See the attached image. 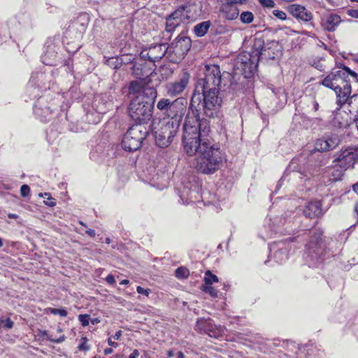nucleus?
Returning <instances> with one entry per match:
<instances>
[{"instance_id":"obj_46","label":"nucleus","mask_w":358,"mask_h":358,"mask_svg":"<svg viewBox=\"0 0 358 358\" xmlns=\"http://www.w3.org/2000/svg\"><path fill=\"white\" fill-rule=\"evenodd\" d=\"M113 349H112V348H106V349L104 350V351H103V352H104V355H110V354H112V353H113Z\"/></svg>"},{"instance_id":"obj_11","label":"nucleus","mask_w":358,"mask_h":358,"mask_svg":"<svg viewBox=\"0 0 358 358\" xmlns=\"http://www.w3.org/2000/svg\"><path fill=\"white\" fill-rule=\"evenodd\" d=\"M247 0H222L220 12L228 20H236L239 15L238 5L245 4Z\"/></svg>"},{"instance_id":"obj_57","label":"nucleus","mask_w":358,"mask_h":358,"mask_svg":"<svg viewBox=\"0 0 358 358\" xmlns=\"http://www.w3.org/2000/svg\"><path fill=\"white\" fill-rule=\"evenodd\" d=\"M106 243H110V239H109V238H107V239H106Z\"/></svg>"},{"instance_id":"obj_39","label":"nucleus","mask_w":358,"mask_h":358,"mask_svg":"<svg viewBox=\"0 0 358 358\" xmlns=\"http://www.w3.org/2000/svg\"><path fill=\"white\" fill-rule=\"evenodd\" d=\"M348 15L354 18H358V10L352 9L348 11Z\"/></svg>"},{"instance_id":"obj_6","label":"nucleus","mask_w":358,"mask_h":358,"mask_svg":"<svg viewBox=\"0 0 358 358\" xmlns=\"http://www.w3.org/2000/svg\"><path fill=\"white\" fill-rule=\"evenodd\" d=\"M221 73L218 66L206 65L203 76L199 78L192 97V102L200 99L201 92L220 90Z\"/></svg>"},{"instance_id":"obj_14","label":"nucleus","mask_w":358,"mask_h":358,"mask_svg":"<svg viewBox=\"0 0 358 358\" xmlns=\"http://www.w3.org/2000/svg\"><path fill=\"white\" fill-rule=\"evenodd\" d=\"M289 13L296 18L305 22L310 21L313 19L311 12L308 11L304 6L299 4H292L289 7Z\"/></svg>"},{"instance_id":"obj_3","label":"nucleus","mask_w":358,"mask_h":358,"mask_svg":"<svg viewBox=\"0 0 358 358\" xmlns=\"http://www.w3.org/2000/svg\"><path fill=\"white\" fill-rule=\"evenodd\" d=\"M129 94L134 95L129 107L131 117L138 124L147 123L152 116L154 102L157 98V90L152 87H143L139 82L133 81L129 88Z\"/></svg>"},{"instance_id":"obj_21","label":"nucleus","mask_w":358,"mask_h":358,"mask_svg":"<svg viewBox=\"0 0 358 358\" xmlns=\"http://www.w3.org/2000/svg\"><path fill=\"white\" fill-rule=\"evenodd\" d=\"M210 26V22L209 21H205L203 22H201L194 27V31L195 34L201 37L203 36L207 31H208Z\"/></svg>"},{"instance_id":"obj_27","label":"nucleus","mask_w":358,"mask_h":358,"mask_svg":"<svg viewBox=\"0 0 358 358\" xmlns=\"http://www.w3.org/2000/svg\"><path fill=\"white\" fill-rule=\"evenodd\" d=\"M122 63V60L118 57H110L106 60V64L113 69L118 68V66Z\"/></svg>"},{"instance_id":"obj_51","label":"nucleus","mask_w":358,"mask_h":358,"mask_svg":"<svg viewBox=\"0 0 358 358\" xmlns=\"http://www.w3.org/2000/svg\"><path fill=\"white\" fill-rule=\"evenodd\" d=\"M167 355L169 357H171L174 355V352L173 350H169L167 352Z\"/></svg>"},{"instance_id":"obj_15","label":"nucleus","mask_w":358,"mask_h":358,"mask_svg":"<svg viewBox=\"0 0 358 358\" xmlns=\"http://www.w3.org/2000/svg\"><path fill=\"white\" fill-rule=\"evenodd\" d=\"M338 144L339 139L337 136H334L317 140L315 144V148L318 151L327 152L334 149Z\"/></svg>"},{"instance_id":"obj_34","label":"nucleus","mask_w":358,"mask_h":358,"mask_svg":"<svg viewBox=\"0 0 358 358\" xmlns=\"http://www.w3.org/2000/svg\"><path fill=\"white\" fill-rule=\"evenodd\" d=\"M260 4L265 8H273L275 2L273 0H259Z\"/></svg>"},{"instance_id":"obj_44","label":"nucleus","mask_w":358,"mask_h":358,"mask_svg":"<svg viewBox=\"0 0 358 358\" xmlns=\"http://www.w3.org/2000/svg\"><path fill=\"white\" fill-rule=\"evenodd\" d=\"M108 345L110 346H112V347H114V348H117V345H118L117 343H115V342L112 341V337L108 338Z\"/></svg>"},{"instance_id":"obj_29","label":"nucleus","mask_w":358,"mask_h":358,"mask_svg":"<svg viewBox=\"0 0 358 358\" xmlns=\"http://www.w3.org/2000/svg\"><path fill=\"white\" fill-rule=\"evenodd\" d=\"M348 104L350 106L352 109L355 110L357 113V117L358 116V94L353 95L350 97Z\"/></svg>"},{"instance_id":"obj_45","label":"nucleus","mask_w":358,"mask_h":358,"mask_svg":"<svg viewBox=\"0 0 358 358\" xmlns=\"http://www.w3.org/2000/svg\"><path fill=\"white\" fill-rule=\"evenodd\" d=\"M86 233L91 237H94L96 235L95 231L93 229H89L86 231Z\"/></svg>"},{"instance_id":"obj_12","label":"nucleus","mask_w":358,"mask_h":358,"mask_svg":"<svg viewBox=\"0 0 358 358\" xmlns=\"http://www.w3.org/2000/svg\"><path fill=\"white\" fill-rule=\"evenodd\" d=\"M190 75L185 72L182 76L174 82L166 85V93L169 96L174 97L181 94L189 84Z\"/></svg>"},{"instance_id":"obj_33","label":"nucleus","mask_w":358,"mask_h":358,"mask_svg":"<svg viewBox=\"0 0 358 358\" xmlns=\"http://www.w3.org/2000/svg\"><path fill=\"white\" fill-rule=\"evenodd\" d=\"M79 321L83 326L86 327L89 324L90 315H80L78 316Z\"/></svg>"},{"instance_id":"obj_13","label":"nucleus","mask_w":358,"mask_h":358,"mask_svg":"<svg viewBox=\"0 0 358 358\" xmlns=\"http://www.w3.org/2000/svg\"><path fill=\"white\" fill-rule=\"evenodd\" d=\"M322 236V232L315 233L307 245V252L313 259H317L323 254L324 245Z\"/></svg>"},{"instance_id":"obj_58","label":"nucleus","mask_w":358,"mask_h":358,"mask_svg":"<svg viewBox=\"0 0 358 358\" xmlns=\"http://www.w3.org/2000/svg\"><path fill=\"white\" fill-rule=\"evenodd\" d=\"M208 334H209V336H215V334H210V333H209Z\"/></svg>"},{"instance_id":"obj_54","label":"nucleus","mask_w":358,"mask_h":358,"mask_svg":"<svg viewBox=\"0 0 358 358\" xmlns=\"http://www.w3.org/2000/svg\"><path fill=\"white\" fill-rule=\"evenodd\" d=\"M99 322V320L97 319H94L92 321V324H95V323H97Z\"/></svg>"},{"instance_id":"obj_49","label":"nucleus","mask_w":358,"mask_h":358,"mask_svg":"<svg viewBox=\"0 0 358 358\" xmlns=\"http://www.w3.org/2000/svg\"><path fill=\"white\" fill-rule=\"evenodd\" d=\"M313 106H314V110L315 111H317L318 110V108H319L318 103H317L316 101H314Z\"/></svg>"},{"instance_id":"obj_31","label":"nucleus","mask_w":358,"mask_h":358,"mask_svg":"<svg viewBox=\"0 0 358 358\" xmlns=\"http://www.w3.org/2000/svg\"><path fill=\"white\" fill-rule=\"evenodd\" d=\"M49 310L53 315H59L62 317L67 315V311L65 309L50 308Z\"/></svg>"},{"instance_id":"obj_23","label":"nucleus","mask_w":358,"mask_h":358,"mask_svg":"<svg viewBox=\"0 0 358 358\" xmlns=\"http://www.w3.org/2000/svg\"><path fill=\"white\" fill-rule=\"evenodd\" d=\"M218 282V278L213 274L210 271H207L206 273H205V276H204V282L205 284L204 285H211L213 283V282Z\"/></svg>"},{"instance_id":"obj_1","label":"nucleus","mask_w":358,"mask_h":358,"mask_svg":"<svg viewBox=\"0 0 358 358\" xmlns=\"http://www.w3.org/2000/svg\"><path fill=\"white\" fill-rule=\"evenodd\" d=\"M210 131L209 121L196 115H187L183 125L182 145L189 156L196 155L195 168L205 174L218 170L222 162L220 148L207 136Z\"/></svg>"},{"instance_id":"obj_36","label":"nucleus","mask_w":358,"mask_h":358,"mask_svg":"<svg viewBox=\"0 0 358 358\" xmlns=\"http://www.w3.org/2000/svg\"><path fill=\"white\" fill-rule=\"evenodd\" d=\"M136 291L138 294H144L146 296H148L151 292V290L150 289H144L141 286H138L136 287Z\"/></svg>"},{"instance_id":"obj_35","label":"nucleus","mask_w":358,"mask_h":358,"mask_svg":"<svg viewBox=\"0 0 358 358\" xmlns=\"http://www.w3.org/2000/svg\"><path fill=\"white\" fill-rule=\"evenodd\" d=\"M30 188L27 185H22L20 188V194L23 197L27 196L29 194Z\"/></svg>"},{"instance_id":"obj_30","label":"nucleus","mask_w":358,"mask_h":358,"mask_svg":"<svg viewBox=\"0 0 358 358\" xmlns=\"http://www.w3.org/2000/svg\"><path fill=\"white\" fill-rule=\"evenodd\" d=\"M345 170L341 169V170H334L332 172V178L333 180H341L342 176H343V173Z\"/></svg>"},{"instance_id":"obj_8","label":"nucleus","mask_w":358,"mask_h":358,"mask_svg":"<svg viewBox=\"0 0 358 358\" xmlns=\"http://www.w3.org/2000/svg\"><path fill=\"white\" fill-rule=\"evenodd\" d=\"M219 91L220 90L201 92L200 96L203 97V110L207 117H214L219 111L222 103Z\"/></svg>"},{"instance_id":"obj_5","label":"nucleus","mask_w":358,"mask_h":358,"mask_svg":"<svg viewBox=\"0 0 358 358\" xmlns=\"http://www.w3.org/2000/svg\"><path fill=\"white\" fill-rule=\"evenodd\" d=\"M349 75L355 79L357 77L355 72L348 67H344L343 69L330 73L322 82L324 87L335 92L337 97L336 103L340 106L346 103H348L351 97V85L347 80Z\"/></svg>"},{"instance_id":"obj_38","label":"nucleus","mask_w":358,"mask_h":358,"mask_svg":"<svg viewBox=\"0 0 358 358\" xmlns=\"http://www.w3.org/2000/svg\"><path fill=\"white\" fill-rule=\"evenodd\" d=\"M48 201H45V205L50 206V207H53L56 205L55 200L53 198H52L50 196H49V197H48Z\"/></svg>"},{"instance_id":"obj_9","label":"nucleus","mask_w":358,"mask_h":358,"mask_svg":"<svg viewBox=\"0 0 358 358\" xmlns=\"http://www.w3.org/2000/svg\"><path fill=\"white\" fill-rule=\"evenodd\" d=\"M358 162V145L356 147L348 148L336 155L334 160L336 166L341 169L348 170L352 169L355 164Z\"/></svg>"},{"instance_id":"obj_20","label":"nucleus","mask_w":358,"mask_h":358,"mask_svg":"<svg viewBox=\"0 0 358 358\" xmlns=\"http://www.w3.org/2000/svg\"><path fill=\"white\" fill-rule=\"evenodd\" d=\"M334 123L336 126L341 128H346L350 124V117L345 111L337 113L334 118Z\"/></svg>"},{"instance_id":"obj_52","label":"nucleus","mask_w":358,"mask_h":358,"mask_svg":"<svg viewBox=\"0 0 358 358\" xmlns=\"http://www.w3.org/2000/svg\"><path fill=\"white\" fill-rule=\"evenodd\" d=\"M129 280H127V279H125V280H122L120 282V284H121V285H127V284H129Z\"/></svg>"},{"instance_id":"obj_43","label":"nucleus","mask_w":358,"mask_h":358,"mask_svg":"<svg viewBox=\"0 0 358 358\" xmlns=\"http://www.w3.org/2000/svg\"><path fill=\"white\" fill-rule=\"evenodd\" d=\"M122 331L121 330H119L118 331H117L114 336H113V338L115 340H119L121 336H122Z\"/></svg>"},{"instance_id":"obj_7","label":"nucleus","mask_w":358,"mask_h":358,"mask_svg":"<svg viewBox=\"0 0 358 358\" xmlns=\"http://www.w3.org/2000/svg\"><path fill=\"white\" fill-rule=\"evenodd\" d=\"M147 134L148 131L145 126L141 124L133 125L127 130L123 137L122 141V148L129 152L138 150Z\"/></svg>"},{"instance_id":"obj_40","label":"nucleus","mask_w":358,"mask_h":358,"mask_svg":"<svg viewBox=\"0 0 358 358\" xmlns=\"http://www.w3.org/2000/svg\"><path fill=\"white\" fill-rule=\"evenodd\" d=\"M106 281L110 285H113L115 282V279L113 275L109 274L106 278Z\"/></svg>"},{"instance_id":"obj_22","label":"nucleus","mask_w":358,"mask_h":358,"mask_svg":"<svg viewBox=\"0 0 358 358\" xmlns=\"http://www.w3.org/2000/svg\"><path fill=\"white\" fill-rule=\"evenodd\" d=\"M38 336L41 338L43 340L44 339H46L47 341H50L52 343H62L65 341L66 339V337L64 335H62L59 338H52L51 336H50L48 334V331H45V330H41V329H38Z\"/></svg>"},{"instance_id":"obj_42","label":"nucleus","mask_w":358,"mask_h":358,"mask_svg":"<svg viewBox=\"0 0 358 358\" xmlns=\"http://www.w3.org/2000/svg\"><path fill=\"white\" fill-rule=\"evenodd\" d=\"M139 352L138 350H134L132 353L129 355V358H137L139 356Z\"/></svg>"},{"instance_id":"obj_41","label":"nucleus","mask_w":358,"mask_h":358,"mask_svg":"<svg viewBox=\"0 0 358 358\" xmlns=\"http://www.w3.org/2000/svg\"><path fill=\"white\" fill-rule=\"evenodd\" d=\"M353 190L358 195V182L352 186ZM355 211L358 213V203L355 205Z\"/></svg>"},{"instance_id":"obj_18","label":"nucleus","mask_w":358,"mask_h":358,"mask_svg":"<svg viewBox=\"0 0 358 358\" xmlns=\"http://www.w3.org/2000/svg\"><path fill=\"white\" fill-rule=\"evenodd\" d=\"M165 45L158 44L148 49V59L152 62H156L161 59L166 52H167Z\"/></svg>"},{"instance_id":"obj_10","label":"nucleus","mask_w":358,"mask_h":358,"mask_svg":"<svg viewBox=\"0 0 358 358\" xmlns=\"http://www.w3.org/2000/svg\"><path fill=\"white\" fill-rule=\"evenodd\" d=\"M191 39L185 36H178L168 47L166 50L169 54H174L175 62L181 60L191 48Z\"/></svg>"},{"instance_id":"obj_28","label":"nucleus","mask_w":358,"mask_h":358,"mask_svg":"<svg viewBox=\"0 0 358 358\" xmlns=\"http://www.w3.org/2000/svg\"><path fill=\"white\" fill-rule=\"evenodd\" d=\"M80 344L78 347L80 351H88L90 349V345H88V339L87 337H82L80 340Z\"/></svg>"},{"instance_id":"obj_17","label":"nucleus","mask_w":358,"mask_h":358,"mask_svg":"<svg viewBox=\"0 0 358 358\" xmlns=\"http://www.w3.org/2000/svg\"><path fill=\"white\" fill-rule=\"evenodd\" d=\"M183 10H177L166 18V30L168 32L173 31L182 22Z\"/></svg>"},{"instance_id":"obj_55","label":"nucleus","mask_w":358,"mask_h":358,"mask_svg":"<svg viewBox=\"0 0 358 358\" xmlns=\"http://www.w3.org/2000/svg\"><path fill=\"white\" fill-rule=\"evenodd\" d=\"M57 331L61 333V332H62V329L60 327H58L57 328Z\"/></svg>"},{"instance_id":"obj_56","label":"nucleus","mask_w":358,"mask_h":358,"mask_svg":"<svg viewBox=\"0 0 358 358\" xmlns=\"http://www.w3.org/2000/svg\"><path fill=\"white\" fill-rule=\"evenodd\" d=\"M2 245H3V243H2L1 239L0 238V247H1Z\"/></svg>"},{"instance_id":"obj_53","label":"nucleus","mask_w":358,"mask_h":358,"mask_svg":"<svg viewBox=\"0 0 358 358\" xmlns=\"http://www.w3.org/2000/svg\"><path fill=\"white\" fill-rule=\"evenodd\" d=\"M39 196L48 198V197H49V196H50V194L49 193H44V194L41 193V194H39Z\"/></svg>"},{"instance_id":"obj_19","label":"nucleus","mask_w":358,"mask_h":358,"mask_svg":"<svg viewBox=\"0 0 358 358\" xmlns=\"http://www.w3.org/2000/svg\"><path fill=\"white\" fill-rule=\"evenodd\" d=\"M303 214L306 217L313 218L322 215L321 203L318 201H310L305 207Z\"/></svg>"},{"instance_id":"obj_16","label":"nucleus","mask_w":358,"mask_h":358,"mask_svg":"<svg viewBox=\"0 0 358 358\" xmlns=\"http://www.w3.org/2000/svg\"><path fill=\"white\" fill-rule=\"evenodd\" d=\"M341 22V17L334 13H329L322 17V26L327 31H334Z\"/></svg>"},{"instance_id":"obj_37","label":"nucleus","mask_w":358,"mask_h":358,"mask_svg":"<svg viewBox=\"0 0 358 358\" xmlns=\"http://www.w3.org/2000/svg\"><path fill=\"white\" fill-rule=\"evenodd\" d=\"M1 323L4 324V327L6 329H12L13 327V322L10 319L7 318L5 320H1Z\"/></svg>"},{"instance_id":"obj_48","label":"nucleus","mask_w":358,"mask_h":358,"mask_svg":"<svg viewBox=\"0 0 358 358\" xmlns=\"http://www.w3.org/2000/svg\"><path fill=\"white\" fill-rule=\"evenodd\" d=\"M177 358H185V355L182 352H178L177 353Z\"/></svg>"},{"instance_id":"obj_2","label":"nucleus","mask_w":358,"mask_h":358,"mask_svg":"<svg viewBox=\"0 0 358 358\" xmlns=\"http://www.w3.org/2000/svg\"><path fill=\"white\" fill-rule=\"evenodd\" d=\"M187 101L182 97L171 101L169 98L160 99L157 109L163 116L160 127L155 131L156 143L159 147H167L177 134L180 122L186 112Z\"/></svg>"},{"instance_id":"obj_50","label":"nucleus","mask_w":358,"mask_h":358,"mask_svg":"<svg viewBox=\"0 0 358 358\" xmlns=\"http://www.w3.org/2000/svg\"><path fill=\"white\" fill-rule=\"evenodd\" d=\"M17 217L18 216L16 214L10 213V214L8 215V217L9 218H12V219H16V218H17Z\"/></svg>"},{"instance_id":"obj_26","label":"nucleus","mask_w":358,"mask_h":358,"mask_svg":"<svg viewBox=\"0 0 358 358\" xmlns=\"http://www.w3.org/2000/svg\"><path fill=\"white\" fill-rule=\"evenodd\" d=\"M176 276L178 278H186L189 276V270L185 267H179L176 270Z\"/></svg>"},{"instance_id":"obj_47","label":"nucleus","mask_w":358,"mask_h":358,"mask_svg":"<svg viewBox=\"0 0 358 358\" xmlns=\"http://www.w3.org/2000/svg\"><path fill=\"white\" fill-rule=\"evenodd\" d=\"M148 50L142 51V52L141 54V57H143V58H148Z\"/></svg>"},{"instance_id":"obj_59","label":"nucleus","mask_w":358,"mask_h":358,"mask_svg":"<svg viewBox=\"0 0 358 358\" xmlns=\"http://www.w3.org/2000/svg\"><path fill=\"white\" fill-rule=\"evenodd\" d=\"M351 1L358 2V0H350Z\"/></svg>"},{"instance_id":"obj_24","label":"nucleus","mask_w":358,"mask_h":358,"mask_svg":"<svg viewBox=\"0 0 358 358\" xmlns=\"http://www.w3.org/2000/svg\"><path fill=\"white\" fill-rule=\"evenodd\" d=\"M240 20L243 23L250 24L254 20V15L252 12L245 11L240 15Z\"/></svg>"},{"instance_id":"obj_4","label":"nucleus","mask_w":358,"mask_h":358,"mask_svg":"<svg viewBox=\"0 0 358 358\" xmlns=\"http://www.w3.org/2000/svg\"><path fill=\"white\" fill-rule=\"evenodd\" d=\"M279 48L276 41H271L264 47L262 40L256 39L251 52H243L237 56L235 66L245 78H250L257 69L260 56L274 59L280 52Z\"/></svg>"},{"instance_id":"obj_32","label":"nucleus","mask_w":358,"mask_h":358,"mask_svg":"<svg viewBox=\"0 0 358 358\" xmlns=\"http://www.w3.org/2000/svg\"><path fill=\"white\" fill-rule=\"evenodd\" d=\"M272 13L274 16L280 20H285L287 18L286 13L282 10H273Z\"/></svg>"},{"instance_id":"obj_25","label":"nucleus","mask_w":358,"mask_h":358,"mask_svg":"<svg viewBox=\"0 0 358 358\" xmlns=\"http://www.w3.org/2000/svg\"><path fill=\"white\" fill-rule=\"evenodd\" d=\"M201 289L213 297H217L218 294L217 289L214 288L211 285H203L201 287Z\"/></svg>"}]
</instances>
